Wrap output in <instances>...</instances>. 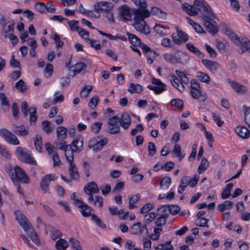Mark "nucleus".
Returning <instances> with one entry per match:
<instances>
[{"label":"nucleus","mask_w":250,"mask_h":250,"mask_svg":"<svg viewBox=\"0 0 250 250\" xmlns=\"http://www.w3.org/2000/svg\"><path fill=\"white\" fill-rule=\"evenodd\" d=\"M208 220L205 218H198L195 221V224L199 227L208 228Z\"/></svg>","instance_id":"nucleus-53"},{"label":"nucleus","mask_w":250,"mask_h":250,"mask_svg":"<svg viewBox=\"0 0 250 250\" xmlns=\"http://www.w3.org/2000/svg\"><path fill=\"white\" fill-rule=\"evenodd\" d=\"M94 11L97 13H105L113 10L114 4L107 1H98L93 5Z\"/></svg>","instance_id":"nucleus-8"},{"label":"nucleus","mask_w":250,"mask_h":250,"mask_svg":"<svg viewBox=\"0 0 250 250\" xmlns=\"http://www.w3.org/2000/svg\"><path fill=\"white\" fill-rule=\"evenodd\" d=\"M28 235H29L32 241L38 245H40V240L38 237L37 232L32 228L31 225L30 226V229L27 231H26Z\"/></svg>","instance_id":"nucleus-30"},{"label":"nucleus","mask_w":250,"mask_h":250,"mask_svg":"<svg viewBox=\"0 0 250 250\" xmlns=\"http://www.w3.org/2000/svg\"><path fill=\"white\" fill-rule=\"evenodd\" d=\"M91 202H92V201ZM93 202L95 206L101 208L103 207L104 204L103 198L102 196H96L94 198H93Z\"/></svg>","instance_id":"nucleus-63"},{"label":"nucleus","mask_w":250,"mask_h":250,"mask_svg":"<svg viewBox=\"0 0 250 250\" xmlns=\"http://www.w3.org/2000/svg\"><path fill=\"white\" fill-rule=\"evenodd\" d=\"M143 49V53H145L147 57V62L149 64H152L154 60L159 55L155 51L152 50L146 44H142L141 47Z\"/></svg>","instance_id":"nucleus-14"},{"label":"nucleus","mask_w":250,"mask_h":250,"mask_svg":"<svg viewBox=\"0 0 250 250\" xmlns=\"http://www.w3.org/2000/svg\"><path fill=\"white\" fill-rule=\"evenodd\" d=\"M12 131L17 135L20 136H25L28 133V128L23 125H13Z\"/></svg>","instance_id":"nucleus-23"},{"label":"nucleus","mask_w":250,"mask_h":250,"mask_svg":"<svg viewBox=\"0 0 250 250\" xmlns=\"http://www.w3.org/2000/svg\"><path fill=\"white\" fill-rule=\"evenodd\" d=\"M92 86L91 85H86L82 90L80 93V96L82 98H85L87 96L88 93L92 90Z\"/></svg>","instance_id":"nucleus-56"},{"label":"nucleus","mask_w":250,"mask_h":250,"mask_svg":"<svg viewBox=\"0 0 250 250\" xmlns=\"http://www.w3.org/2000/svg\"><path fill=\"white\" fill-rule=\"evenodd\" d=\"M140 198V195L138 193L129 196L128 197V208L131 209L132 208H136L137 206L135 205V204L139 200Z\"/></svg>","instance_id":"nucleus-31"},{"label":"nucleus","mask_w":250,"mask_h":250,"mask_svg":"<svg viewBox=\"0 0 250 250\" xmlns=\"http://www.w3.org/2000/svg\"><path fill=\"white\" fill-rule=\"evenodd\" d=\"M12 171L11 166H8L6 168L7 172ZM11 179L14 183H18L20 182L23 184H29L30 183V178L26 175L24 170L18 166L14 167L11 174H9Z\"/></svg>","instance_id":"nucleus-2"},{"label":"nucleus","mask_w":250,"mask_h":250,"mask_svg":"<svg viewBox=\"0 0 250 250\" xmlns=\"http://www.w3.org/2000/svg\"><path fill=\"white\" fill-rule=\"evenodd\" d=\"M68 246V242L64 239L60 238L56 242L55 247L58 250H65Z\"/></svg>","instance_id":"nucleus-37"},{"label":"nucleus","mask_w":250,"mask_h":250,"mask_svg":"<svg viewBox=\"0 0 250 250\" xmlns=\"http://www.w3.org/2000/svg\"><path fill=\"white\" fill-rule=\"evenodd\" d=\"M197 77L201 82L208 83L210 81L209 76L206 73L197 72Z\"/></svg>","instance_id":"nucleus-43"},{"label":"nucleus","mask_w":250,"mask_h":250,"mask_svg":"<svg viewBox=\"0 0 250 250\" xmlns=\"http://www.w3.org/2000/svg\"><path fill=\"white\" fill-rule=\"evenodd\" d=\"M15 87L21 92H24L27 89V86L22 80H20L15 83Z\"/></svg>","instance_id":"nucleus-51"},{"label":"nucleus","mask_w":250,"mask_h":250,"mask_svg":"<svg viewBox=\"0 0 250 250\" xmlns=\"http://www.w3.org/2000/svg\"><path fill=\"white\" fill-rule=\"evenodd\" d=\"M56 134L58 140H64L67 136V129L62 126H58L56 128Z\"/></svg>","instance_id":"nucleus-26"},{"label":"nucleus","mask_w":250,"mask_h":250,"mask_svg":"<svg viewBox=\"0 0 250 250\" xmlns=\"http://www.w3.org/2000/svg\"><path fill=\"white\" fill-rule=\"evenodd\" d=\"M176 30L177 33H173L172 35V38L174 42L179 44L181 43L182 42H186L188 39V36L178 28H176Z\"/></svg>","instance_id":"nucleus-15"},{"label":"nucleus","mask_w":250,"mask_h":250,"mask_svg":"<svg viewBox=\"0 0 250 250\" xmlns=\"http://www.w3.org/2000/svg\"><path fill=\"white\" fill-rule=\"evenodd\" d=\"M84 192L89 195L88 201L91 203L93 201V194L98 193L100 192L99 188L97 184L91 181L85 186L83 188Z\"/></svg>","instance_id":"nucleus-10"},{"label":"nucleus","mask_w":250,"mask_h":250,"mask_svg":"<svg viewBox=\"0 0 250 250\" xmlns=\"http://www.w3.org/2000/svg\"><path fill=\"white\" fill-rule=\"evenodd\" d=\"M161 208L165 210H168L173 215L177 214L180 210V208L176 205H165L162 207Z\"/></svg>","instance_id":"nucleus-40"},{"label":"nucleus","mask_w":250,"mask_h":250,"mask_svg":"<svg viewBox=\"0 0 250 250\" xmlns=\"http://www.w3.org/2000/svg\"><path fill=\"white\" fill-rule=\"evenodd\" d=\"M50 237L53 240H56L57 238L62 235V232L60 230L52 228L50 230Z\"/></svg>","instance_id":"nucleus-50"},{"label":"nucleus","mask_w":250,"mask_h":250,"mask_svg":"<svg viewBox=\"0 0 250 250\" xmlns=\"http://www.w3.org/2000/svg\"><path fill=\"white\" fill-rule=\"evenodd\" d=\"M57 177L54 174H49L43 176L41 180L40 187L43 193L49 192V185L51 181H54Z\"/></svg>","instance_id":"nucleus-11"},{"label":"nucleus","mask_w":250,"mask_h":250,"mask_svg":"<svg viewBox=\"0 0 250 250\" xmlns=\"http://www.w3.org/2000/svg\"><path fill=\"white\" fill-rule=\"evenodd\" d=\"M29 151L26 148H24L21 147H18L16 150V155L22 160L25 156L28 153Z\"/></svg>","instance_id":"nucleus-48"},{"label":"nucleus","mask_w":250,"mask_h":250,"mask_svg":"<svg viewBox=\"0 0 250 250\" xmlns=\"http://www.w3.org/2000/svg\"><path fill=\"white\" fill-rule=\"evenodd\" d=\"M158 213L157 212H150L144 216V220L146 223H151L155 219Z\"/></svg>","instance_id":"nucleus-52"},{"label":"nucleus","mask_w":250,"mask_h":250,"mask_svg":"<svg viewBox=\"0 0 250 250\" xmlns=\"http://www.w3.org/2000/svg\"><path fill=\"white\" fill-rule=\"evenodd\" d=\"M69 163V172L71 178L72 180L78 179L79 177V175L75 165L74 164V162H71Z\"/></svg>","instance_id":"nucleus-27"},{"label":"nucleus","mask_w":250,"mask_h":250,"mask_svg":"<svg viewBox=\"0 0 250 250\" xmlns=\"http://www.w3.org/2000/svg\"><path fill=\"white\" fill-rule=\"evenodd\" d=\"M182 9L190 16H195L198 14L194 4L193 5H191L187 3H185L182 5Z\"/></svg>","instance_id":"nucleus-25"},{"label":"nucleus","mask_w":250,"mask_h":250,"mask_svg":"<svg viewBox=\"0 0 250 250\" xmlns=\"http://www.w3.org/2000/svg\"><path fill=\"white\" fill-rule=\"evenodd\" d=\"M0 136L2 137L6 142L13 145H18L20 141L17 136L9 130L5 128L0 129Z\"/></svg>","instance_id":"nucleus-9"},{"label":"nucleus","mask_w":250,"mask_h":250,"mask_svg":"<svg viewBox=\"0 0 250 250\" xmlns=\"http://www.w3.org/2000/svg\"><path fill=\"white\" fill-rule=\"evenodd\" d=\"M194 4L197 12L203 14V17L208 18L210 20H213L215 18L211 8L204 0H194Z\"/></svg>","instance_id":"nucleus-3"},{"label":"nucleus","mask_w":250,"mask_h":250,"mask_svg":"<svg viewBox=\"0 0 250 250\" xmlns=\"http://www.w3.org/2000/svg\"><path fill=\"white\" fill-rule=\"evenodd\" d=\"M190 94L193 98L197 99L200 102L205 101L207 99L206 94L203 93L199 82L195 79L190 81Z\"/></svg>","instance_id":"nucleus-4"},{"label":"nucleus","mask_w":250,"mask_h":250,"mask_svg":"<svg viewBox=\"0 0 250 250\" xmlns=\"http://www.w3.org/2000/svg\"><path fill=\"white\" fill-rule=\"evenodd\" d=\"M156 250H173V247L171 245V241L159 244L155 247Z\"/></svg>","instance_id":"nucleus-44"},{"label":"nucleus","mask_w":250,"mask_h":250,"mask_svg":"<svg viewBox=\"0 0 250 250\" xmlns=\"http://www.w3.org/2000/svg\"><path fill=\"white\" fill-rule=\"evenodd\" d=\"M175 72L176 75L180 78L181 80L184 83H188L189 80L185 72L180 71L178 70H176Z\"/></svg>","instance_id":"nucleus-62"},{"label":"nucleus","mask_w":250,"mask_h":250,"mask_svg":"<svg viewBox=\"0 0 250 250\" xmlns=\"http://www.w3.org/2000/svg\"><path fill=\"white\" fill-rule=\"evenodd\" d=\"M150 16V12L147 9H144L138 11L134 19V28L140 33L147 35L150 33V29L145 21V19Z\"/></svg>","instance_id":"nucleus-1"},{"label":"nucleus","mask_w":250,"mask_h":250,"mask_svg":"<svg viewBox=\"0 0 250 250\" xmlns=\"http://www.w3.org/2000/svg\"><path fill=\"white\" fill-rule=\"evenodd\" d=\"M186 47L189 51L192 52L198 57L201 58L204 57V54L199 50L198 48L194 46L193 44L190 43H187Z\"/></svg>","instance_id":"nucleus-33"},{"label":"nucleus","mask_w":250,"mask_h":250,"mask_svg":"<svg viewBox=\"0 0 250 250\" xmlns=\"http://www.w3.org/2000/svg\"><path fill=\"white\" fill-rule=\"evenodd\" d=\"M227 81L237 93L243 94L247 92V88L244 85L230 79H228Z\"/></svg>","instance_id":"nucleus-18"},{"label":"nucleus","mask_w":250,"mask_h":250,"mask_svg":"<svg viewBox=\"0 0 250 250\" xmlns=\"http://www.w3.org/2000/svg\"><path fill=\"white\" fill-rule=\"evenodd\" d=\"M120 123L121 126L125 129H127L130 126L131 124V119L128 115L126 112H124L122 114L120 117Z\"/></svg>","instance_id":"nucleus-20"},{"label":"nucleus","mask_w":250,"mask_h":250,"mask_svg":"<svg viewBox=\"0 0 250 250\" xmlns=\"http://www.w3.org/2000/svg\"><path fill=\"white\" fill-rule=\"evenodd\" d=\"M54 145L57 149L62 150L67 149L69 146V145H66V142L64 140H59V141H55Z\"/></svg>","instance_id":"nucleus-47"},{"label":"nucleus","mask_w":250,"mask_h":250,"mask_svg":"<svg viewBox=\"0 0 250 250\" xmlns=\"http://www.w3.org/2000/svg\"><path fill=\"white\" fill-rule=\"evenodd\" d=\"M103 125V123L101 122H97L93 124L91 126V130L92 132L95 134H97L101 129L102 128V126Z\"/></svg>","instance_id":"nucleus-54"},{"label":"nucleus","mask_w":250,"mask_h":250,"mask_svg":"<svg viewBox=\"0 0 250 250\" xmlns=\"http://www.w3.org/2000/svg\"><path fill=\"white\" fill-rule=\"evenodd\" d=\"M21 112L23 113L24 116L26 117L28 115V112H29L30 122V124H35L37 120V116H36V108L35 107H31L28 109V105L27 102L24 101L21 103Z\"/></svg>","instance_id":"nucleus-7"},{"label":"nucleus","mask_w":250,"mask_h":250,"mask_svg":"<svg viewBox=\"0 0 250 250\" xmlns=\"http://www.w3.org/2000/svg\"><path fill=\"white\" fill-rule=\"evenodd\" d=\"M166 85L162 84V85H155L153 86L148 85L147 88L151 90H153L156 94H159L163 92L166 89Z\"/></svg>","instance_id":"nucleus-41"},{"label":"nucleus","mask_w":250,"mask_h":250,"mask_svg":"<svg viewBox=\"0 0 250 250\" xmlns=\"http://www.w3.org/2000/svg\"><path fill=\"white\" fill-rule=\"evenodd\" d=\"M128 91L130 93H140L143 90V86L139 84L131 83L128 88Z\"/></svg>","instance_id":"nucleus-32"},{"label":"nucleus","mask_w":250,"mask_h":250,"mask_svg":"<svg viewBox=\"0 0 250 250\" xmlns=\"http://www.w3.org/2000/svg\"><path fill=\"white\" fill-rule=\"evenodd\" d=\"M168 215L167 214L163 215L158 218L155 222L157 227H161L164 225L166 223V220Z\"/></svg>","instance_id":"nucleus-61"},{"label":"nucleus","mask_w":250,"mask_h":250,"mask_svg":"<svg viewBox=\"0 0 250 250\" xmlns=\"http://www.w3.org/2000/svg\"><path fill=\"white\" fill-rule=\"evenodd\" d=\"M235 131L241 138H248L250 136V132L245 126H238L235 129Z\"/></svg>","instance_id":"nucleus-22"},{"label":"nucleus","mask_w":250,"mask_h":250,"mask_svg":"<svg viewBox=\"0 0 250 250\" xmlns=\"http://www.w3.org/2000/svg\"><path fill=\"white\" fill-rule=\"evenodd\" d=\"M68 147L69 148H68L67 149H64L63 151L65 152V155L68 162L69 163L73 162V152H74V150L70 146Z\"/></svg>","instance_id":"nucleus-46"},{"label":"nucleus","mask_w":250,"mask_h":250,"mask_svg":"<svg viewBox=\"0 0 250 250\" xmlns=\"http://www.w3.org/2000/svg\"><path fill=\"white\" fill-rule=\"evenodd\" d=\"M164 59L165 61L170 63H176L177 60L176 57L172 54L166 53L164 54Z\"/></svg>","instance_id":"nucleus-59"},{"label":"nucleus","mask_w":250,"mask_h":250,"mask_svg":"<svg viewBox=\"0 0 250 250\" xmlns=\"http://www.w3.org/2000/svg\"><path fill=\"white\" fill-rule=\"evenodd\" d=\"M120 117L114 116L107 121V131L110 134H118L121 132Z\"/></svg>","instance_id":"nucleus-6"},{"label":"nucleus","mask_w":250,"mask_h":250,"mask_svg":"<svg viewBox=\"0 0 250 250\" xmlns=\"http://www.w3.org/2000/svg\"><path fill=\"white\" fill-rule=\"evenodd\" d=\"M202 62L207 69L212 72H216L220 66L218 62L207 59H202Z\"/></svg>","instance_id":"nucleus-19"},{"label":"nucleus","mask_w":250,"mask_h":250,"mask_svg":"<svg viewBox=\"0 0 250 250\" xmlns=\"http://www.w3.org/2000/svg\"><path fill=\"white\" fill-rule=\"evenodd\" d=\"M245 110V121L247 125L250 127V107L244 105Z\"/></svg>","instance_id":"nucleus-55"},{"label":"nucleus","mask_w":250,"mask_h":250,"mask_svg":"<svg viewBox=\"0 0 250 250\" xmlns=\"http://www.w3.org/2000/svg\"><path fill=\"white\" fill-rule=\"evenodd\" d=\"M170 82L173 86L176 88L179 91L183 92L185 90V86L180 80L175 75H171Z\"/></svg>","instance_id":"nucleus-24"},{"label":"nucleus","mask_w":250,"mask_h":250,"mask_svg":"<svg viewBox=\"0 0 250 250\" xmlns=\"http://www.w3.org/2000/svg\"><path fill=\"white\" fill-rule=\"evenodd\" d=\"M142 10L135 8L131 9L127 5H124L120 8V15L123 20L130 21L132 20L133 17L134 19L135 18L138 11Z\"/></svg>","instance_id":"nucleus-5"},{"label":"nucleus","mask_w":250,"mask_h":250,"mask_svg":"<svg viewBox=\"0 0 250 250\" xmlns=\"http://www.w3.org/2000/svg\"><path fill=\"white\" fill-rule=\"evenodd\" d=\"M108 139L107 138H104V139H100L98 141V143L92 148L94 152H97L102 149L103 147L106 145L108 143Z\"/></svg>","instance_id":"nucleus-39"},{"label":"nucleus","mask_w":250,"mask_h":250,"mask_svg":"<svg viewBox=\"0 0 250 250\" xmlns=\"http://www.w3.org/2000/svg\"><path fill=\"white\" fill-rule=\"evenodd\" d=\"M34 145L36 149L39 152H42V137L39 135H36L34 138Z\"/></svg>","instance_id":"nucleus-36"},{"label":"nucleus","mask_w":250,"mask_h":250,"mask_svg":"<svg viewBox=\"0 0 250 250\" xmlns=\"http://www.w3.org/2000/svg\"><path fill=\"white\" fill-rule=\"evenodd\" d=\"M150 12L163 19H165L167 17L166 13L157 7H152Z\"/></svg>","instance_id":"nucleus-42"},{"label":"nucleus","mask_w":250,"mask_h":250,"mask_svg":"<svg viewBox=\"0 0 250 250\" xmlns=\"http://www.w3.org/2000/svg\"><path fill=\"white\" fill-rule=\"evenodd\" d=\"M16 220L25 231L30 229L31 225L28 222L26 217L19 210L15 212Z\"/></svg>","instance_id":"nucleus-12"},{"label":"nucleus","mask_w":250,"mask_h":250,"mask_svg":"<svg viewBox=\"0 0 250 250\" xmlns=\"http://www.w3.org/2000/svg\"><path fill=\"white\" fill-rule=\"evenodd\" d=\"M208 18L203 17V24L207 31L212 34H215L218 32V28L215 24L212 23L210 20H208Z\"/></svg>","instance_id":"nucleus-17"},{"label":"nucleus","mask_w":250,"mask_h":250,"mask_svg":"<svg viewBox=\"0 0 250 250\" xmlns=\"http://www.w3.org/2000/svg\"><path fill=\"white\" fill-rule=\"evenodd\" d=\"M1 20L3 22V25H4L2 31V34L4 38H7L10 35L13 34L15 22L14 21H11L8 22L6 24L4 17H2Z\"/></svg>","instance_id":"nucleus-13"},{"label":"nucleus","mask_w":250,"mask_h":250,"mask_svg":"<svg viewBox=\"0 0 250 250\" xmlns=\"http://www.w3.org/2000/svg\"><path fill=\"white\" fill-rule=\"evenodd\" d=\"M209 166V163L206 158L203 157L202 159L201 164L198 167V171L199 173L204 172Z\"/></svg>","instance_id":"nucleus-49"},{"label":"nucleus","mask_w":250,"mask_h":250,"mask_svg":"<svg viewBox=\"0 0 250 250\" xmlns=\"http://www.w3.org/2000/svg\"><path fill=\"white\" fill-rule=\"evenodd\" d=\"M86 67L85 64L83 62L77 63L73 67V72L75 74L79 73L81 72L84 68Z\"/></svg>","instance_id":"nucleus-57"},{"label":"nucleus","mask_w":250,"mask_h":250,"mask_svg":"<svg viewBox=\"0 0 250 250\" xmlns=\"http://www.w3.org/2000/svg\"><path fill=\"white\" fill-rule=\"evenodd\" d=\"M80 207V212L83 217H87L90 216H92L91 211L93 210L92 208L88 206L86 204L83 203Z\"/></svg>","instance_id":"nucleus-28"},{"label":"nucleus","mask_w":250,"mask_h":250,"mask_svg":"<svg viewBox=\"0 0 250 250\" xmlns=\"http://www.w3.org/2000/svg\"><path fill=\"white\" fill-rule=\"evenodd\" d=\"M71 199L75 201V204L77 207H80L84 203L81 197L80 194L78 193H73L71 196Z\"/></svg>","instance_id":"nucleus-45"},{"label":"nucleus","mask_w":250,"mask_h":250,"mask_svg":"<svg viewBox=\"0 0 250 250\" xmlns=\"http://www.w3.org/2000/svg\"><path fill=\"white\" fill-rule=\"evenodd\" d=\"M126 35L130 43L133 46H139L141 47V45L144 44L141 43V40L135 35L132 34L129 32H127Z\"/></svg>","instance_id":"nucleus-29"},{"label":"nucleus","mask_w":250,"mask_h":250,"mask_svg":"<svg viewBox=\"0 0 250 250\" xmlns=\"http://www.w3.org/2000/svg\"><path fill=\"white\" fill-rule=\"evenodd\" d=\"M42 127L43 130L46 133H50L52 132L53 128L51 127L50 123L48 121H44L42 123Z\"/></svg>","instance_id":"nucleus-64"},{"label":"nucleus","mask_w":250,"mask_h":250,"mask_svg":"<svg viewBox=\"0 0 250 250\" xmlns=\"http://www.w3.org/2000/svg\"><path fill=\"white\" fill-rule=\"evenodd\" d=\"M130 229L131 233L135 235H142L144 232L148 233L146 225H142L140 222L133 224L131 227Z\"/></svg>","instance_id":"nucleus-16"},{"label":"nucleus","mask_w":250,"mask_h":250,"mask_svg":"<svg viewBox=\"0 0 250 250\" xmlns=\"http://www.w3.org/2000/svg\"><path fill=\"white\" fill-rule=\"evenodd\" d=\"M172 152L175 156L178 157L179 161H181L185 156V153L181 152V148L178 144L174 145Z\"/></svg>","instance_id":"nucleus-35"},{"label":"nucleus","mask_w":250,"mask_h":250,"mask_svg":"<svg viewBox=\"0 0 250 250\" xmlns=\"http://www.w3.org/2000/svg\"><path fill=\"white\" fill-rule=\"evenodd\" d=\"M83 139L82 137H79L74 138L71 144L72 148L74 149L75 152H80L83 148Z\"/></svg>","instance_id":"nucleus-21"},{"label":"nucleus","mask_w":250,"mask_h":250,"mask_svg":"<svg viewBox=\"0 0 250 250\" xmlns=\"http://www.w3.org/2000/svg\"><path fill=\"white\" fill-rule=\"evenodd\" d=\"M233 203L230 201H225L222 204L218 205V210L223 212L226 209H229L233 207Z\"/></svg>","instance_id":"nucleus-38"},{"label":"nucleus","mask_w":250,"mask_h":250,"mask_svg":"<svg viewBox=\"0 0 250 250\" xmlns=\"http://www.w3.org/2000/svg\"><path fill=\"white\" fill-rule=\"evenodd\" d=\"M171 179L169 177H164L160 182V186L162 188H167L171 183Z\"/></svg>","instance_id":"nucleus-58"},{"label":"nucleus","mask_w":250,"mask_h":250,"mask_svg":"<svg viewBox=\"0 0 250 250\" xmlns=\"http://www.w3.org/2000/svg\"><path fill=\"white\" fill-rule=\"evenodd\" d=\"M229 37L235 42V43L240 46L242 49H243V46L244 45V43L242 42L245 38H242V39H240L237 35L233 32H231L229 34Z\"/></svg>","instance_id":"nucleus-34"},{"label":"nucleus","mask_w":250,"mask_h":250,"mask_svg":"<svg viewBox=\"0 0 250 250\" xmlns=\"http://www.w3.org/2000/svg\"><path fill=\"white\" fill-rule=\"evenodd\" d=\"M137 6H139L138 10L147 9V3L145 0H131Z\"/></svg>","instance_id":"nucleus-60"}]
</instances>
